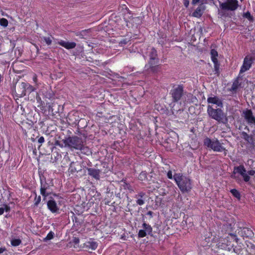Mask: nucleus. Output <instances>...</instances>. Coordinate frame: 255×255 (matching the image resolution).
<instances>
[{
  "label": "nucleus",
  "instance_id": "f257e3e1",
  "mask_svg": "<svg viewBox=\"0 0 255 255\" xmlns=\"http://www.w3.org/2000/svg\"><path fill=\"white\" fill-rule=\"evenodd\" d=\"M173 179L182 193L189 192L192 189L191 180L182 173H175Z\"/></svg>",
  "mask_w": 255,
  "mask_h": 255
},
{
  "label": "nucleus",
  "instance_id": "f03ea898",
  "mask_svg": "<svg viewBox=\"0 0 255 255\" xmlns=\"http://www.w3.org/2000/svg\"><path fill=\"white\" fill-rule=\"evenodd\" d=\"M208 115L219 123L224 124L228 123V120L226 115L220 108L214 109L208 106Z\"/></svg>",
  "mask_w": 255,
  "mask_h": 255
},
{
  "label": "nucleus",
  "instance_id": "7ed1b4c3",
  "mask_svg": "<svg viewBox=\"0 0 255 255\" xmlns=\"http://www.w3.org/2000/svg\"><path fill=\"white\" fill-rule=\"evenodd\" d=\"M173 103H177L184 95V87L182 85H173L169 92Z\"/></svg>",
  "mask_w": 255,
  "mask_h": 255
},
{
  "label": "nucleus",
  "instance_id": "20e7f679",
  "mask_svg": "<svg viewBox=\"0 0 255 255\" xmlns=\"http://www.w3.org/2000/svg\"><path fill=\"white\" fill-rule=\"evenodd\" d=\"M85 141L81 137L77 136L69 137L64 141V143L70 148H74L76 150L81 149L82 144Z\"/></svg>",
  "mask_w": 255,
  "mask_h": 255
},
{
  "label": "nucleus",
  "instance_id": "39448f33",
  "mask_svg": "<svg viewBox=\"0 0 255 255\" xmlns=\"http://www.w3.org/2000/svg\"><path fill=\"white\" fill-rule=\"evenodd\" d=\"M219 2L222 15L224 14L225 11L235 10L237 9L239 5L237 0H226V1L223 2Z\"/></svg>",
  "mask_w": 255,
  "mask_h": 255
},
{
  "label": "nucleus",
  "instance_id": "423d86ee",
  "mask_svg": "<svg viewBox=\"0 0 255 255\" xmlns=\"http://www.w3.org/2000/svg\"><path fill=\"white\" fill-rule=\"evenodd\" d=\"M213 45L211 46V50L210 51L211 59L214 65V71L215 74L219 76L220 74V63L218 60V57L219 56L218 52L217 51L213 48Z\"/></svg>",
  "mask_w": 255,
  "mask_h": 255
},
{
  "label": "nucleus",
  "instance_id": "0eeeda50",
  "mask_svg": "<svg viewBox=\"0 0 255 255\" xmlns=\"http://www.w3.org/2000/svg\"><path fill=\"white\" fill-rule=\"evenodd\" d=\"M50 185L47 183L45 178H40V194L44 198L48 196L50 194V192L48 191L50 188Z\"/></svg>",
  "mask_w": 255,
  "mask_h": 255
},
{
  "label": "nucleus",
  "instance_id": "6e6552de",
  "mask_svg": "<svg viewBox=\"0 0 255 255\" xmlns=\"http://www.w3.org/2000/svg\"><path fill=\"white\" fill-rule=\"evenodd\" d=\"M242 116L250 126H255V117L251 109H247L243 111Z\"/></svg>",
  "mask_w": 255,
  "mask_h": 255
},
{
  "label": "nucleus",
  "instance_id": "1a4fd4ad",
  "mask_svg": "<svg viewBox=\"0 0 255 255\" xmlns=\"http://www.w3.org/2000/svg\"><path fill=\"white\" fill-rule=\"evenodd\" d=\"M21 88L23 90H18L17 93V95L19 97H22L26 95V93H30L35 90V88L32 86L25 82L21 83Z\"/></svg>",
  "mask_w": 255,
  "mask_h": 255
},
{
  "label": "nucleus",
  "instance_id": "9d476101",
  "mask_svg": "<svg viewBox=\"0 0 255 255\" xmlns=\"http://www.w3.org/2000/svg\"><path fill=\"white\" fill-rule=\"evenodd\" d=\"M203 0H192V3L195 4L197 3L201 2V4L198 6L196 9L193 12L192 15L196 17H200L202 15L205 6L203 5Z\"/></svg>",
  "mask_w": 255,
  "mask_h": 255
},
{
  "label": "nucleus",
  "instance_id": "9b49d317",
  "mask_svg": "<svg viewBox=\"0 0 255 255\" xmlns=\"http://www.w3.org/2000/svg\"><path fill=\"white\" fill-rule=\"evenodd\" d=\"M253 57L251 56H247L244 60L243 64L241 68L240 73H242L248 70L252 66Z\"/></svg>",
  "mask_w": 255,
  "mask_h": 255
},
{
  "label": "nucleus",
  "instance_id": "f8f14e48",
  "mask_svg": "<svg viewBox=\"0 0 255 255\" xmlns=\"http://www.w3.org/2000/svg\"><path fill=\"white\" fill-rule=\"evenodd\" d=\"M210 147L212 149L215 151H221L222 150H225L219 141L218 140H212L208 138V147Z\"/></svg>",
  "mask_w": 255,
  "mask_h": 255
},
{
  "label": "nucleus",
  "instance_id": "ddd939ff",
  "mask_svg": "<svg viewBox=\"0 0 255 255\" xmlns=\"http://www.w3.org/2000/svg\"><path fill=\"white\" fill-rule=\"evenodd\" d=\"M47 208L52 213H56L59 212V208L53 199H51L47 201Z\"/></svg>",
  "mask_w": 255,
  "mask_h": 255
},
{
  "label": "nucleus",
  "instance_id": "4468645a",
  "mask_svg": "<svg viewBox=\"0 0 255 255\" xmlns=\"http://www.w3.org/2000/svg\"><path fill=\"white\" fill-rule=\"evenodd\" d=\"M88 174L97 180L100 179V173L101 171L100 169L94 168H87Z\"/></svg>",
  "mask_w": 255,
  "mask_h": 255
},
{
  "label": "nucleus",
  "instance_id": "2eb2a0df",
  "mask_svg": "<svg viewBox=\"0 0 255 255\" xmlns=\"http://www.w3.org/2000/svg\"><path fill=\"white\" fill-rule=\"evenodd\" d=\"M239 234L244 238H251L254 236V232L253 231L249 228L244 227L241 229V230L239 232Z\"/></svg>",
  "mask_w": 255,
  "mask_h": 255
},
{
  "label": "nucleus",
  "instance_id": "dca6fc26",
  "mask_svg": "<svg viewBox=\"0 0 255 255\" xmlns=\"http://www.w3.org/2000/svg\"><path fill=\"white\" fill-rule=\"evenodd\" d=\"M57 43L67 49H73L76 46V43L74 42L65 41L62 40L58 41Z\"/></svg>",
  "mask_w": 255,
  "mask_h": 255
},
{
  "label": "nucleus",
  "instance_id": "f3484780",
  "mask_svg": "<svg viewBox=\"0 0 255 255\" xmlns=\"http://www.w3.org/2000/svg\"><path fill=\"white\" fill-rule=\"evenodd\" d=\"M242 80V79L240 76H238L234 81L230 90L233 93H236L237 89L239 87H241V82L240 81Z\"/></svg>",
  "mask_w": 255,
  "mask_h": 255
},
{
  "label": "nucleus",
  "instance_id": "a211bd4d",
  "mask_svg": "<svg viewBox=\"0 0 255 255\" xmlns=\"http://www.w3.org/2000/svg\"><path fill=\"white\" fill-rule=\"evenodd\" d=\"M152 62H159V59L157 58V51L154 48H152L149 54V61L148 63H151Z\"/></svg>",
  "mask_w": 255,
  "mask_h": 255
},
{
  "label": "nucleus",
  "instance_id": "6ab92c4d",
  "mask_svg": "<svg viewBox=\"0 0 255 255\" xmlns=\"http://www.w3.org/2000/svg\"><path fill=\"white\" fill-rule=\"evenodd\" d=\"M145 196V193L143 192H140L137 194L135 195L134 198L137 199L136 204L139 206L143 205L145 202L142 199Z\"/></svg>",
  "mask_w": 255,
  "mask_h": 255
},
{
  "label": "nucleus",
  "instance_id": "aec40b11",
  "mask_svg": "<svg viewBox=\"0 0 255 255\" xmlns=\"http://www.w3.org/2000/svg\"><path fill=\"white\" fill-rule=\"evenodd\" d=\"M208 103L216 104L219 107H223V103L222 101L217 96L209 97Z\"/></svg>",
  "mask_w": 255,
  "mask_h": 255
},
{
  "label": "nucleus",
  "instance_id": "412c9836",
  "mask_svg": "<svg viewBox=\"0 0 255 255\" xmlns=\"http://www.w3.org/2000/svg\"><path fill=\"white\" fill-rule=\"evenodd\" d=\"M156 62H152L151 63H148L150 70L153 73H158L161 71V66L158 64Z\"/></svg>",
  "mask_w": 255,
  "mask_h": 255
},
{
  "label": "nucleus",
  "instance_id": "4be33fe9",
  "mask_svg": "<svg viewBox=\"0 0 255 255\" xmlns=\"http://www.w3.org/2000/svg\"><path fill=\"white\" fill-rule=\"evenodd\" d=\"M135 23V26L136 27L137 25H140L142 23V18L140 16H137L135 17H132L130 20L126 21L127 26H129V24L130 23Z\"/></svg>",
  "mask_w": 255,
  "mask_h": 255
},
{
  "label": "nucleus",
  "instance_id": "5701e85b",
  "mask_svg": "<svg viewBox=\"0 0 255 255\" xmlns=\"http://www.w3.org/2000/svg\"><path fill=\"white\" fill-rule=\"evenodd\" d=\"M242 137L248 142L250 143H253V136L252 135H249L247 132L243 131L241 133Z\"/></svg>",
  "mask_w": 255,
  "mask_h": 255
},
{
  "label": "nucleus",
  "instance_id": "b1692460",
  "mask_svg": "<svg viewBox=\"0 0 255 255\" xmlns=\"http://www.w3.org/2000/svg\"><path fill=\"white\" fill-rule=\"evenodd\" d=\"M142 226L143 229L146 232V233H147L148 235L150 236L152 235V228L149 224H146V223L144 222L142 224Z\"/></svg>",
  "mask_w": 255,
  "mask_h": 255
},
{
  "label": "nucleus",
  "instance_id": "393cba45",
  "mask_svg": "<svg viewBox=\"0 0 255 255\" xmlns=\"http://www.w3.org/2000/svg\"><path fill=\"white\" fill-rule=\"evenodd\" d=\"M86 247L92 250H95L98 247V244L94 241L87 242L85 243Z\"/></svg>",
  "mask_w": 255,
  "mask_h": 255
},
{
  "label": "nucleus",
  "instance_id": "a878e982",
  "mask_svg": "<svg viewBox=\"0 0 255 255\" xmlns=\"http://www.w3.org/2000/svg\"><path fill=\"white\" fill-rule=\"evenodd\" d=\"M79 150H81L82 153L87 155H90L92 154L91 149L88 146H85L84 143L82 144V147L81 149H79Z\"/></svg>",
  "mask_w": 255,
  "mask_h": 255
},
{
  "label": "nucleus",
  "instance_id": "bb28decb",
  "mask_svg": "<svg viewBox=\"0 0 255 255\" xmlns=\"http://www.w3.org/2000/svg\"><path fill=\"white\" fill-rule=\"evenodd\" d=\"M234 168L235 172H237V173H239L241 175L243 174L245 172H246V170L243 165L235 166Z\"/></svg>",
  "mask_w": 255,
  "mask_h": 255
},
{
  "label": "nucleus",
  "instance_id": "cd10ccee",
  "mask_svg": "<svg viewBox=\"0 0 255 255\" xmlns=\"http://www.w3.org/2000/svg\"><path fill=\"white\" fill-rule=\"evenodd\" d=\"M147 173L146 171H142L138 175V179L140 181H145L147 179Z\"/></svg>",
  "mask_w": 255,
  "mask_h": 255
},
{
  "label": "nucleus",
  "instance_id": "c85d7f7f",
  "mask_svg": "<svg viewBox=\"0 0 255 255\" xmlns=\"http://www.w3.org/2000/svg\"><path fill=\"white\" fill-rule=\"evenodd\" d=\"M21 243V240L20 239H12L10 241V244L12 246L17 247Z\"/></svg>",
  "mask_w": 255,
  "mask_h": 255
},
{
  "label": "nucleus",
  "instance_id": "c756f323",
  "mask_svg": "<svg viewBox=\"0 0 255 255\" xmlns=\"http://www.w3.org/2000/svg\"><path fill=\"white\" fill-rule=\"evenodd\" d=\"M230 192L235 197H236V198H237L239 200H240L241 199L240 193L237 189H231Z\"/></svg>",
  "mask_w": 255,
  "mask_h": 255
},
{
  "label": "nucleus",
  "instance_id": "7c9ffc66",
  "mask_svg": "<svg viewBox=\"0 0 255 255\" xmlns=\"http://www.w3.org/2000/svg\"><path fill=\"white\" fill-rule=\"evenodd\" d=\"M243 17L248 19L251 22H253L254 19L253 16L251 14V13L249 11L244 13Z\"/></svg>",
  "mask_w": 255,
  "mask_h": 255
},
{
  "label": "nucleus",
  "instance_id": "2f4dec72",
  "mask_svg": "<svg viewBox=\"0 0 255 255\" xmlns=\"http://www.w3.org/2000/svg\"><path fill=\"white\" fill-rule=\"evenodd\" d=\"M228 239H231V240H233V241H235L236 243H238V238H237V236L234 234H229V236L227 237V239H226L228 241Z\"/></svg>",
  "mask_w": 255,
  "mask_h": 255
},
{
  "label": "nucleus",
  "instance_id": "473e14b6",
  "mask_svg": "<svg viewBox=\"0 0 255 255\" xmlns=\"http://www.w3.org/2000/svg\"><path fill=\"white\" fill-rule=\"evenodd\" d=\"M75 164V162H72L71 163H70V167H69V169L70 170V172L73 173H74V172H78V171L79 170H77L76 169V168H75L74 165Z\"/></svg>",
  "mask_w": 255,
  "mask_h": 255
},
{
  "label": "nucleus",
  "instance_id": "72a5a7b5",
  "mask_svg": "<svg viewBox=\"0 0 255 255\" xmlns=\"http://www.w3.org/2000/svg\"><path fill=\"white\" fill-rule=\"evenodd\" d=\"M43 40L46 43L47 45H50L52 43V39L51 37H43Z\"/></svg>",
  "mask_w": 255,
  "mask_h": 255
},
{
  "label": "nucleus",
  "instance_id": "f704fd0d",
  "mask_svg": "<svg viewBox=\"0 0 255 255\" xmlns=\"http://www.w3.org/2000/svg\"><path fill=\"white\" fill-rule=\"evenodd\" d=\"M129 41V40L126 38H123L119 42V44L120 46H123L124 45L127 44Z\"/></svg>",
  "mask_w": 255,
  "mask_h": 255
},
{
  "label": "nucleus",
  "instance_id": "c9c22d12",
  "mask_svg": "<svg viewBox=\"0 0 255 255\" xmlns=\"http://www.w3.org/2000/svg\"><path fill=\"white\" fill-rule=\"evenodd\" d=\"M8 21L6 19L4 18H2L0 19V25L4 26L6 27L8 25Z\"/></svg>",
  "mask_w": 255,
  "mask_h": 255
},
{
  "label": "nucleus",
  "instance_id": "e433bc0d",
  "mask_svg": "<svg viewBox=\"0 0 255 255\" xmlns=\"http://www.w3.org/2000/svg\"><path fill=\"white\" fill-rule=\"evenodd\" d=\"M146 235H147V233H146V232H145V231L144 229L143 230H140L138 231V236L140 238H142L145 237L146 236Z\"/></svg>",
  "mask_w": 255,
  "mask_h": 255
},
{
  "label": "nucleus",
  "instance_id": "4c0bfd02",
  "mask_svg": "<svg viewBox=\"0 0 255 255\" xmlns=\"http://www.w3.org/2000/svg\"><path fill=\"white\" fill-rule=\"evenodd\" d=\"M41 201V197L40 196H37L35 195V197L34 199V204L35 206H37L40 203Z\"/></svg>",
  "mask_w": 255,
  "mask_h": 255
},
{
  "label": "nucleus",
  "instance_id": "58836bf2",
  "mask_svg": "<svg viewBox=\"0 0 255 255\" xmlns=\"http://www.w3.org/2000/svg\"><path fill=\"white\" fill-rule=\"evenodd\" d=\"M54 234L53 232H49L47 235L46 237L45 238V240L48 241L52 239L54 237Z\"/></svg>",
  "mask_w": 255,
  "mask_h": 255
},
{
  "label": "nucleus",
  "instance_id": "ea45409f",
  "mask_svg": "<svg viewBox=\"0 0 255 255\" xmlns=\"http://www.w3.org/2000/svg\"><path fill=\"white\" fill-rule=\"evenodd\" d=\"M167 176L170 179H172L173 178V176L172 175V171L171 170H169V171H168L167 172Z\"/></svg>",
  "mask_w": 255,
  "mask_h": 255
},
{
  "label": "nucleus",
  "instance_id": "a19ab883",
  "mask_svg": "<svg viewBox=\"0 0 255 255\" xmlns=\"http://www.w3.org/2000/svg\"><path fill=\"white\" fill-rule=\"evenodd\" d=\"M237 173V172H235V169H234V171L233 172L232 175H231V177L232 178H234L235 179H236L237 180L239 178L238 176H236V174Z\"/></svg>",
  "mask_w": 255,
  "mask_h": 255
},
{
  "label": "nucleus",
  "instance_id": "79ce46f5",
  "mask_svg": "<svg viewBox=\"0 0 255 255\" xmlns=\"http://www.w3.org/2000/svg\"><path fill=\"white\" fill-rule=\"evenodd\" d=\"M45 141L44 138L43 136H40L38 139V142L40 144H42Z\"/></svg>",
  "mask_w": 255,
  "mask_h": 255
},
{
  "label": "nucleus",
  "instance_id": "37998d69",
  "mask_svg": "<svg viewBox=\"0 0 255 255\" xmlns=\"http://www.w3.org/2000/svg\"><path fill=\"white\" fill-rule=\"evenodd\" d=\"M3 206L4 207H3V209H4V211L6 212H9L10 211V208L8 205L4 204Z\"/></svg>",
  "mask_w": 255,
  "mask_h": 255
},
{
  "label": "nucleus",
  "instance_id": "c03bdc74",
  "mask_svg": "<svg viewBox=\"0 0 255 255\" xmlns=\"http://www.w3.org/2000/svg\"><path fill=\"white\" fill-rule=\"evenodd\" d=\"M248 173L250 175L253 176L255 174V170H251L248 172Z\"/></svg>",
  "mask_w": 255,
  "mask_h": 255
},
{
  "label": "nucleus",
  "instance_id": "a18cd8bd",
  "mask_svg": "<svg viewBox=\"0 0 255 255\" xmlns=\"http://www.w3.org/2000/svg\"><path fill=\"white\" fill-rule=\"evenodd\" d=\"M6 251V249L5 247H1L0 248V254H2Z\"/></svg>",
  "mask_w": 255,
  "mask_h": 255
},
{
  "label": "nucleus",
  "instance_id": "49530a36",
  "mask_svg": "<svg viewBox=\"0 0 255 255\" xmlns=\"http://www.w3.org/2000/svg\"><path fill=\"white\" fill-rule=\"evenodd\" d=\"M55 145H58L60 147H63V145L62 144L60 143V142L58 140H56L55 141Z\"/></svg>",
  "mask_w": 255,
  "mask_h": 255
},
{
  "label": "nucleus",
  "instance_id": "de8ad7c7",
  "mask_svg": "<svg viewBox=\"0 0 255 255\" xmlns=\"http://www.w3.org/2000/svg\"><path fill=\"white\" fill-rule=\"evenodd\" d=\"M32 79H33V82L35 83V84H37V76L36 75H34L32 78Z\"/></svg>",
  "mask_w": 255,
  "mask_h": 255
},
{
  "label": "nucleus",
  "instance_id": "09e8293b",
  "mask_svg": "<svg viewBox=\"0 0 255 255\" xmlns=\"http://www.w3.org/2000/svg\"><path fill=\"white\" fill-rule=\"evenodd\" d=\"M250 179V177L247 175L245 178H244V180L245 182H248Z\"/></svg>",
  "mask_w": 255,
  "mask_h": 255
},
{
  "label": "nucleus",
  "instance_id": "8fccbe9b",
  "mask_svg": "<svg viewBox=\"0 0 255 255\" xmlns=\"http://www.w3.org/2000/svg\"><path fill=\"white\" fill-rule=\"evenodd\" d=\"M146 214L150 216V218H152L153 212L151 211H148Z\"/></svg>",
  "mask_w": 255,
  "mask_h": 255
},
{
  "label": "nucleus",
  "instance_id": "3c124183",
  "mask_svg": "<svg viewBox=\"0 0 255 255\" xmlns=\"http://www.w3.org/2000/svg\"><path fill=\"white\" fill-rule=\"evenodd\" d=\"M184 4L187 7L189 5V1L187 0H184Z\"/></svg>",
  "mask_w": 255,
  "mask_h": 255
},
{
  "label": "nucleus",
  "instance_id": "603ef678",
  "mask_svg": "<svg viewBox=\"0 0 255 255\" xmlns=\"http://www.w3.org/2000/svg\"><path fill=\"white\" fill-rule=\"evenodd\" d=\"M4 211V209H3V207H0V215H1L3 214Z\"/></svg>",
  "mask_w": 255,
  "mask_h": 255
},
{
  "label": "nucleus",
  "instance_id": "864d4df0",
  "mask_svg": "<svg viewBox=\"0 0 255 255\" xmlns=\"http://www.w3.org/2000/svg\"><path fill=\"white\" fill-rule=\"evenodd\" d=\"M18 90H19V91H22L23 90V89H22L21 88V84L19 85V87L17 88V91ZM17 93H18V91L16 92V93L17 95Z\"/></svg>",
  "mask_w": 255,
  "mask_h": 255
},
{
  "label": "nucleus",
  "instance_id": "5fc2aeb1",
  "mask_svg": "<svg viewBox=\"0 0 255 255\" xmlns=\"http://www.w3.org/2000/svg\"><path fill=\"white\" fill-rule=\"evenodd\" d=\"M204 143L205 145L207 144V138H206L204 139Z\"/></svg>",
  "mask_w": 255,
  "mask_h": 255
},
{
  "label": "nucleus",
  "instance_id": "6e6d98bb",
  "mask_svg": "<svg viewBox=\"0 0 255 255\" xmlns=\"http://www.w3.org/2000/svg\"><path fill=\"white\" fill-rule=\"evenodd\" d=\"M248 174L246 173V172L244 173L243 174H242L241 175L243 176V178H245Z\"/></svg>",
  "mask_w": 255,
  "mask_h": 255
},
{
  "label": "nucleus",
  "instance_id": "4d7b16f0",
  "mask_svg": "<svg viewBox=\"0 0 255 255\" xmlns=\"http://www.w3.org/2000/svg\"><path fill=\"white\" fill-rule=\"evenodd\" d=\"M79 240L78 239L75 238L74 242H75V243L77 244V243H79Z\"/></svg>",
  "mask_w": 255,
  "mask_h": 255
},
{
  "label": "nucleus",
  "instance_id": "13d9d810",
  "mask_svg": "<svg viewBox=\"0 0 255 255\" xmlns=\"http://www.w3.org/2000/svg\"><path fill=\"white\" fill-rule=\"evenodd\" d=\"M231 242H230V243H229V244H227V246H232V247H233V246H234V245H233V244H232V245H231Z\"/></svg>",
  "mask_w": 255,
  "mask_h": 255
},
{
  "label": "nucleus",
  "instance_id": "bf43d9fd",
  "mask_svg": "<svg viewBox=\"0 0 255 255\" xmlns=\"http://www.w3.org/2000/svg\"><path fill=\"white\" fill-rule=\"evenodd\" d=\"M128 188L130 191H133L132 189L131 188V187L130 186H129V187H128Z\"/></svg>",
  "mask_w": 255,
  "mask_h": 255
},
{
  "label": "nucleus",
  "instance_id": "052dcab7",
  "mask_svg": "<svg viewBox=\"0 0 255 255\" xmlns=\"http://www.w3.org/2000/svg\"><path fill=\"white\" fill-rule=\"evenodd\" d=\"M245 128H247L248 130H249V128H248V127H246Z\"/></svg>",
  "mask_w": 255,
  "mask_h": 255
},
{
  "label": "nucleus",
  "instance_id": "680f3d73",
  "mask_svg": "<svg viewBox=\"0 0 255 255\" xmlns=\"http://www.w3.org/2000/svg\"><path fill=\"white\" fill-rule=\"evenodd\" d=\"M53 195H54V196H58V195H57V194H54Z\"/></svg>",
  "mask_w": 255,
  "mask_h": 255
},
{
  "label": "nucleus",
  "instance_id": "e2e57ef3",
  "mask_svg": "<svg viewBox=\"0 0 255 255\" xmlns=\"http://www.w3.org/2000/svg\"><path fill=\"white\" fill-rule=\"evenodd\" d=\"M200 61L204 63V61L203 60H200Z\"/></svg>",
  "mask_w": 255,
  "mask_h": 255
},
{
  "label": "nucleus",
  "instance_id": "0e129e2a",
  "mask_svg": "<svg viewBox=\"0 0 255 255\" xmlns=\"http://www.w3.org/2000/svg\"><path fill=\"white\" fill-rule=\"evenodd\" d=\"M241 1H243V0H241Z\"/></svg>",
  "mask_w": 255,
  "mask_h": 255
}]
</instances>
